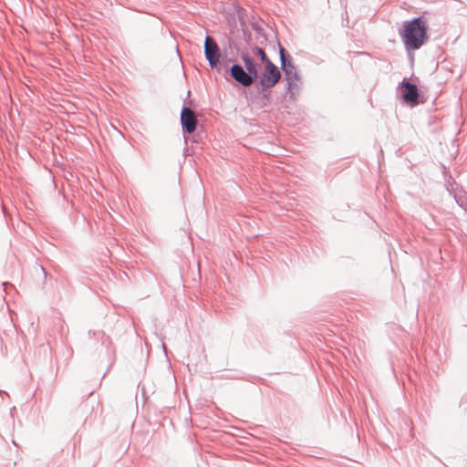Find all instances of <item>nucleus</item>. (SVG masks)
<instances>
[{
  "label": "nucleus",
  "instance_id": "4",
  "mask_svg": "<svg viewBox=\"0 0 467 467\" xmlns=\"http://www.w3.org/2000/svg\"><path fill=\"white\" fill-rule=\"evenodd\" d=\"M401 88L400 97L404 102L411 106L419 105L422 102L421 93L416 84L411 83L408 78H404L399 85Z\"/></svg>",
  "mask_w": 467,
  "mask_h": 467
},
{
  "label": "nucleus",
  "instance_id": "6",
  "mask_svg": "<svg viewBox=\"0 0 467 467\" xmlns=\"http://www.w3.org/2000/svg\"><path fill=\"white\" fill-rule=\"evenodd\" d=\"M192 103V100L186 99L184 100V106L181 110V125L184 134H192L196 130L198 125L196 114L186 106V104L191 105Z\"/></svg>",
  "mask_w": 467,
  "mask_h": 467
},
{
  "label": "nucleus",
  "instance_id": "10",
  "mask_svg": "<svg viewBox=\"0 0 467 467\" xmlns=\"http://www.w3.org/2000/svg\"><path fill=\"white\" fill-rule=\"evenodd\" d=\"M96 335H97V333H96V332L91 331V330H89V331H88V337H92L93 336H96ZM98 335H99H99H101L102 337H104V333H103V332H100V331H99V332H98Z\"/></svg>",
  "mask_w": 467,
  "mask_h": 467
},
{
  "label": "nucleus",
  "instance_id": "9",
  "mask_svg": "<svg viewBox=\"0 0 467 467\" xmlns=\"http://www.w3.org/2000/svg\"><path fill=\"white\" fill-rule=\"evenodd\" d=\"M252 51L254 55L257 56L265 65L267 64V61H271L262 47L255 46L253 47Z\"/></svg>",
  "mask_w": 467,
  "mask_h": 467
},
{
  "label": "nucleus",
  "instance_id": "7",
  "mask_svg": "<svg viewBox=\"0 0 467 467\" xmlns=\"http://www.w3.org/2000/svg\"><path fill=\"white\" fill-rule=\"evenodd\" d=\"M204 55L209 63V66L212 68L217 69L218 72L221 71L220 67V57L221 51L216 43V41L210 36L205 37L204 41Z\"/></svg>",
  "mask_w": 467,
  "mask_h": 467
},
{
  "label": "nucleus",
  "instance_id": "5",
  "mask_svg": "<svg viewBox=\"0 0 467 467\" xmlns=\"http://www.w3.org/2000/svg\"><path fill=\"white\" fill-rule=\"evenodd\" d=\"M281 78V72L276 65L272 61H267L265 65V70L261 75L259 84L262 89H268L275 87Z\"/></svg>",
  "mask_w": 467,
  "mask_h": 467
},
{
  "label": "nucleus",
  "instance_id": "11",
  "mask_svg": "<svg viewBox=\"0 0 467 467\" xmlns=\"http://www.w3.org/2000/svg\"><path fill=\"white\" fill-rule=\"evenodd\" d=\"M455 200H456V202H457L461 207H462V206H463L462 202H460L461 198H459V199L455 198Z\"/></svg>",
  "mask_w": 467,
  "mask_h": 467
},
{
  "label": "nucleus",
  "instance_id": "3",
  "mask_svg": "<svg viewBox=\"0 0 467 467\" xmlns=\"http://www.w3.org/2000/svg\"><path fill=\"white\" fill-rule=\"evenodd\" d=\"M278 51L280 57L281 69L285 73V80L299 79L300 75L293 62V58L287 50L279 43Z\"/></svg>",
  "mask_w": 467,
  "mask_h": 467
},
{
  "label": "nucleus",
  "instance_id": "12",
  "mask_svg": "<svg viewBox=\"0 0 467 467\" xmlns=\"http://www.w3.org/2000/svg\"><path fill=\"white\" fill-rule=\"evenodd\" d=\"M224 67H226V71L229 70V67H227V65H224Z\"/></svg>",
  "mask_w": 467,
  "mask_h": 467
},
{
  "label": "nucleus",
  "instance_id": "1",
  "mask_svg": "<svg viewBox=\"0 0 467 467\" xmlns=\"http://www.w3.org/2000/svg\"><path fill=\"white\" fill-rule=\"evenodd\" d=\"M400 36L407 50L420 49L429 39L427 19L420 16L404 21Z\"/></svg>",
  "mask_w": 467,
  "mask_h": 467
},
{
  "label": "nucleus",
  "instance_id": "8",
  "mask_svg": "<svg viewBox=\"0 0 467 467\" xmlns=\"http://www.w3.org/2000/svg\"><path fill=\"white\" fill-rule=\"evenodd\" d=\"M286 89L291 99L295 100L301 90V78L299 79L285 80Z\"/></svg>",
  "mask_w": 467,
  "mask_h": 467
},
{
  "label": "nucleus",
  "instance_id": "2",
  "mask_svg": "<svg viewBox=\"0 0 467 467\" xmlns=\"http://www.w3.org/2000/svg\"><path fill=\"white\" fill-rule=\"evenodd\" d=\"M241 59L246 70L240 64L234 63L229 67V75L239 85L250 87L259 77L258 66L248 52H242Z\"/></svg>",
  "mask_w": 467,
  "mask_h": 467
}]
</instances>
